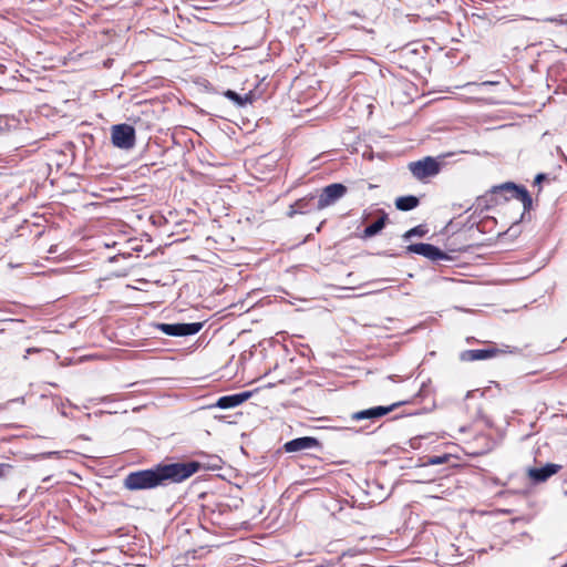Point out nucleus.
Returning <instances> with one entry per match:
<instances>
[{
  "instance_id": "ddd939ff",
  "label": "nucleus",
  "mask_w": 567,
  "mask_h": 567,
  "mask_svg": "<svg viewBox=\"0 0 567 567\" xmlns=\"http://www.w3.org/2000/svg\"><path fill=\"white\" fill-rule=\"evenodd\" d=\"M419 198L413 195L402 196L395 199V207L399 210L408 212L414 209L419 205Z\"/></svg>"
},
{
  "instance_id": "2eb2a0df",
  "label": "nucleus",
  "mask_w": 567,
  "mask_h": 567,
  "mask_svg": "<svg viewBox=\"0 0 567 567\" xmlns=\"http://www.w3.org/2000/svg\"><path fill=\"white\" fill-rule=\"evenodd\" d=\"M388 215L383 214L378 220L365 227L363 236L370 238L379 234L385 226Z\"/></svg>"
},
{
  "instance_id": "412c9836",
  "label": "nucleus",
  "mask_w": 567,
  "mask_h": 567,
  "mask_svg": "<svg viewBox=\"0 0 567 567\" xmlns=\"http://www.w3.org/2000/svg\"><path fill=\"white\" fill-rule=\"evenodd\" d=\"M296 214H300V213H299V210H297V209H296V207H295V203H293L292 205H290V207H289V210H288L287 215H288L289 217H293Z\"/></svg>"
},
{
  "instance_id": "423d86ee",
  "label": "nucleus",
  "mask_w": 567,
  "mask_h": 567,
  "mask_svg": "<svg viewBox=\"0 0 567 567\" xmlns=\"http://www.w3.org/2000/svg\"><path fill=\"white\" fill-rule=\"evenodd\" d=\"M409 169L415 178L424 179L436 175L440 171V166L434 158L425 157L421 161L411 162L409 164Z\"/></svg>"
},
{
  "instance_id": "6ab92c4d",
  "label": "nucleus",
  "mask_w": 567,
  "mask_h": 567,
  "mask_svg": "<svg viewBox=\"0 0 567 567\" xmlns=\"http://www.w3.org/2000/svg\"><path fill=\"white\" fill-rule=\"evenodd\" d=\"M546 21L556 23V24H566L567 25V17L564 14H560L558 17L548 18Z\"/></svg>"
},
{
  "instance_id": "4468645a",
  "label": "nucleus",
  "mask_w": 567,
  "mask_h": 567,
  "mask_svg": "<svg viewBox=\"0 0 567 567\" xmlns=\"http://www.w3.org/2000/svg\"><path fill=\"white\" fill-rule=\"evenodd\" d=\"M315 199H316V196H313V195L302 197L295 202V207L297 210H299L300 214L310 213L313 209H317L316 208L317 202L315 203Z\"/></svg>"
},
{
  "instance_id": "f8f14e48",
  "label": "nucleus",
  "mask_w": 567,
  "mask_h": 567,
  "mask_svg": "<svg viewBox=\"0 0 567 567\" xmlns=\"http://www.w3.org/2000/svg\"><path fill=\"white\" fill-rule=\"evenodd\" d=\"M498 351L496 349H474L465 350L460 354L462 361H478L494 357Z\"/></svg>"
},
{
  "instance_id": "9b49d317",
  "label": "nucleus",
  "mask_w": 567,
  "mask_h": 567,
  "mask_svg": "<svg viewBox=\"0 0 567 567\" xmlns=\"http://www.w3.org/2000/svg\"><path fill=\"white\" fill-rule=\"evenodd\" d=\"M319 445V442L315 437L303 436L293 439L285 444V451L292 453L303 450H310Z\"/></svg>"
},
{
  "instance_id": "b1692460",
  "label": "nucleus",
  "mask_w": 567,
  "mask_h": 567,
  "mask_svg": "<svg viewBox=\"0 0 567 567\" xmlns=\"http://www.w3.org/2000/svg\"><path fill=\"white\" fill-rule=\"evenodd\" d=\"M363 567H373V566H370V565H365V566H363Z\"/></svg>"
},
{
  "instance_id": "9d476101",
  "label": "nucleus",
  "mask_w": 567,
  "mask_h": 567,
  "mask_svg": "<svg viewBox=\"0 0 567 567\" xmlns=\"http://www.w3.org/2000/svg\"><path fill=\"white\" fill-rule=\"evenodd\" d=\"M251 395H252V392L246 391V392H241V393L220 396L216 402V406L219 409L236 408V406L240 405L241 403H244L245 401H247L248 399H250Z\"/></svg>"
},
{
  "instance_id": "1a4fd4ad",
  "label": "nucleus",
  "mask_w": 567,
  "mask_h": 567,
  "mask_svg": "<svg viewBox=\"0 0 567 567\" xmlns=\"http://www.w3.org/2000/svg\"><path fill=\"white\" fill-rule=\"evenodd\" d=\"M403 402L393 403L390 406H375L368 410L359 411L352 414V420L361 421L365 419H377L381 417L392 410H394L396 406L401 405Z\"/></svg>"
},
{
  "instance_id": "20e7f679",
  "label": "nucleus",
  "mask_w": 567,
  "mask_h": 567,
  "mask_svg": "<svg viewBox=\"0 0 567 567\" xmlns=\"http://www.w3.org/2000/svg\"><path fill=\"white\" fill-rule=\"evenodd\" d=\"M156 328L163 333L172 337H186L193 336L200 331L203 328L202 322L190 323H157Z\"/></svg>"
},
{
  "instance_id": "7ed1b4c3",
  "label": "nucleus",
  "mask_w": 567,
  "mask_h": 567,
  "mask_svg": "<svg viewBox=\"0 0 567 567\" xmlns=\"http://www.w3.org/2000/svg\"><path fill=\"white\" fill-rule=\"evenodd\" d=\"M495 193H504L505 199H516L522 203L524 210H528L532 207L533 200L524 187H518L514 183H505L494 188Z\"/></svg>"
},
{
  "instance_id": "4be33fe9",
  "label": "nucleus",
  "mask_w": 567,
  "mask_h": 567,
  "mask_svg": "<svg viewBox=\"0 0 567 567\" xmlns=\"http://www.w3.org/2000/svg\"><path fill=\"white\" fill-rule=\"evenodd\" d=\"M545 178V175L544 174H538L535 178V183L536 184H539L543 179Z\"/></svg>"
},
{
  "instance_id": "dca6fc26",
  "label": "nucleus",
  "mask_w": 567,
  "mask_h": 567,
  "mask_svg": "<svg viewBox=\"0 0 567 567\" xmlns=\"http://www.w3.org/2000/svg\"><path fill=\"white\" fill-rule=\"evenodd\" d=\"M225 96L233 101L235 104H237L238 106H244L248 103H251L252 102V96H251V93H247L245 94L244 96L236 93L235 91H231V90H227L225 92Z\"/></svg>"
},
{
  "instance_id": "aec40b11",
  "label": "nucleus",
  "mask_w": 567,
  "mask_h": 567,
  "mask_svg": "<svg viewBox=\"0 0 567 567\" xmlns=\"http://www.w3.org/2000/svg\"><path fill=\"white\" fill-rule=\"evenodd\" d=\"M12 466L10 464L0 463V478L4 477L10 471Z\"/></svg>"
},
{
  "instance_id": "f3484780",
  "label": "nucleus",
  "mask_w": 567,
  "mask_h": 567,
  "mask_svg": "<svg viewBox=\"0 0 567 567\" xmlns=\"http://www.w3.org/2000/svg\"><path fill=\"white\" fill-rule=\"evenodd\" d=\"M426 234V229L423 226H416L410 230H408L404 235V239H410L414 236L423 237Z\"/></svg>"
},
{
  "instance_id": "0eeeda50",
  "label": "nucleus",
  "mask_w": 567,
  "mask_h": 567,
  "mask_svg": "<svg viewBox=\"0 0 567 567\" xmlns=\"http://www.w3.org/2000/svg\"><path fill=\"white\" fill-rule=\"evenodd\" d=\"M406 251L421 255L433 261L447 259V255L444 251L436 246L425 243L411 244L406 247Z\"/></svg>"
},
{
  "instance_id": "39448f33",
  "label": "nucleus",
  "mask_w": 567,
  "mask_h": 567,
  "mask_svg": "<svg viewBox=\"0 0 567 567\" xmlns=\"http://www.w3.org/2000/svg\"><path fill=\"white\" fill-rule=\"evenodd\" d=\"M347 193V187L343 184L334 183L326 186L318 197L316 208L321 210L326 207L333 205Z\"/></svg>"
},
{
  "instance_id": "5701e85b",
  "label": "nucleus",
  "mask_w": 567,
  "mask_h": 567,
  "mask_svg": "<svg viewBox=\"0 0 567 567\" xmlns=\"http://www.w3.org/2000/svg\"><path fill=\"white\" fill-rule=\"evenodd\" d=\"M37 351H38V349H35V348H30V349H28V350H27V353L37 352Z\"/></svg>"
},
{
  "instance_id": "f257e3e1",
  "label": "nucleus",
  "mask_w": 567,
  "mask_h": 567,
  "mask_svg": "<svg viewBox=\"0 0 567 567\" xmlns=\"http://www.w3.org/2000/svg\"><path fill=\"white\" fill-rule=\"evenodd\" d=\"M200 467L198 462L158 464L153 468L130 473L124 478V487L128 491L151 489L164 485L167 481L181 483Z\"/></svg>"
},
{
  "instance_id": "6e6552de",
  "label": "nucleus",
  "mask_w": 567,
  "mask_h": 567,
  "mask_svg": "<svg viewBox=\"0 0 567 567\" xmlns=\"http://www.w3.org/2000/svg\"><path fill=\"white\" fill-rule=\"evenodd\" d=\"M560 468L561 466L558 464L548 463L542 467L529 468L527 473L534 483H543L555 475Z\"/></svg>"
},
{
  "instance_id": "f03ea898",
  "label": "nucleus",
  "mask_w": 567,
  "mask_h": 567,
  "mask_svg": "<svg viewBox=\"0 0 567 567\" xmlns=\"http://www.w3.org/2000/svg\"><path fill=\"white\" fill-rule=\"evenodd\" d=\"M111 140L115 147L131 150L135 145V130L128 124H116L111 127Z\"/></svg>"
},
{
  "instance_id": "a211bd4d",
  "label": "nucleus",
  "mask_w": 567,
  "mask_h": 567,
  "mask_svg": "<svg viewBox=\"0 0 567 567\" xmlns=\"http://www.w3.org/2000/svg\"><path fill=\"white\" fill-rule=\"evenodd\" d=\"M447 460H449V456H447V455H443V456H431V457H429V460H427V464H431V465H439V464H443V463H445Z\"/></svg>"
}]
</instances>
